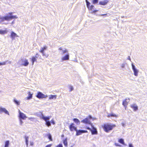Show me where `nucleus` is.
Listing matches in <instances>:
<instances>
[{
  "label": "nucleus",
  "instance_id": "48",
  "mask_svg": "<svg viewBox=\"0 0 147 147\" xmlns=\"http://www.w3.org/2000/svg\"><path fill=\"white\" fill-rule=\"evenodd\" d=\"M61 136L62 137H64V135L63 134L61 135Z\"/></svg>",
  "mask_w": 147,
  "mask_h": 147
},
{
  "label": "nucleus",
  "instance_id": "47",
  "mask_svg": "<svg viewBox=\"0 0 147 147\" xmlns=\"http://www.w3.org/2000/svg\"><path fill=\"white\" fill-rule=\"evenodd\" d=\"M88 116L90 119H91L92 118V117L90 115H89Z\"/></svg>",
  "mask_w": 147,
  "mask_h": 147
},
{
  "label": "nucleus",
  "instance_id": "26",
  "mask_svg": "<svg viewBox=\"0 0 147 147\" xmlns=\"http://www.w3.org/2000/svg\"><path fill=\"white\" fill-rule=\"evenodd\" d=\"M7 31L5 30H0V34H4L7 33Z\"/></svg>",
  "mask_w": 147,
  "mask_h": 147
},
{
  "label": "nucleus",
  "instance_id": "17",
  "mask_svg": "<svg viewBox=\"0 0 147 147\" xmlns=\"http://www.w3.org/2000/svg\"><path fill=\"white\" fill-rule=\"evenodd\" d=\"M130 106L134 111H137L138 109V107L135 104L131 105Z\"/></svg>",
  "mask_w": 147,
  "mask_h": 147
},
{
  "label": "nucleus",
  "instance_id": "20",
  "mask_svg": "<svg viewBox=\"0 0 147 147\" xmlns=\"http://www.w3.org/2000/svg\"><path fill=\"white\" fill-rule=\"evenodd\" d=\"M107 117H117V115L114 114L113 113H112L109 114L107 116Z\"/></svg>",
  "mask_w": 147,
  "mask_h": 147
},
{
  "label": "nucleus",
  "instance_id": "18",
  "mask_svg": "<svg viewBox=\"0 0 147 147\" xmlns=\"http://www.w3.org/2000/svg\"><path fill=\"white\" fill-rule=\"evenodd\" d=\"M0 112H5L6 114H8V112L4 108H0Z\"/></svg>",
  "mask_w": 147,
  "mask_h": 147
},
{
  "label": "nucleus",
  "instance_id": "42",
  "mask_svg": "<svg viewBox=\"0 0 147 147\" xmlns=\"http://www.w3.org/2000/svg\"><path fill=\"white\" fill-rule=\"evenodd\" d=\"M98 11V10H94L92 11V13H95V12H96Z\"/></svg>",
  "mask_w": 147,
  "mask_h": 147
},
{
  "label": "nucleus",
  "instance_id": "12",
  "mask_svg": "<svg viewBox=\"0 0 147 147\" xmlns=\"http://www.w3.org/2000/svg\"><path fill=\"white\" fill-rule=\"evenodd\" d=\"M19 117L20 118H21L23 119H25L27 118V117L23 113H21L20 111H19Z\"/></svg>",
  "mask_w": 147,
  "mask_h": 147
},
{
  "label": "nucleus",
  "instance_id": "43",
  "mask_svg": "<svg viewBox=\"0 0 147 147\" xmlns=\"http://www.w3.org/2000/svg\"><path fill=\"white\" fill-rule=\"evenodd\" d=\"M115 146H120V145H119L118 144L115 143Z\"/></svg>",
  "mask_w": 147,
  "mask_h": 147
},
{
  "label": "nucleus",
  "instance_id": "10",
  "mask_svg": "<svg viewBox=\"0 0 147 147\" xmlns=\"http://www.w3.org/2000/svg\"><path fill=\"white\" fill-rule=\"evenodd\" d=\"M81 122L86 124H92L91 123L90 120L88 118H86L81 121Z\"/></svg>",
  "mask_w": 147,
  "mask_h": 147
},
{
  "label": "nucleus",
  "instance_id": "31",
  "mask_svg": "<svg viewBox=\"0 0 147 147\" xmlns=\"http://www.w3.org/2000/svg\"><path fill=\"white\" fill-rule=\"evenodd\" d=\"M46 125L48 126V127H49L51 125V124L50 121H46Z\"/></svg>",
  "mask_w": 147,
  "mask_h": 147
},
{
  "label": "nucleus",
  "instance_id": "6",
  "mask_svg": "<svg viewBox=\"0 0 147 147\" xmlns=\"http://www.w3.org/2000/svg\"><path fill=\"white\" fill-rule=\"evenodd\" d=\"M21 61L22 62V63L21 64L22 65L24 66H27L29 64V62H28V60L27 59H21Z\"/></svg>",
  "mask_w": 147,
  "mask_h": 147
},
{
  "label": "nucleus",
  "instance_id": "22",
  "mask_svg": "<svg viewBox=\"0 0 147 147\" xmlns=\"http://www.w3.org/2000/svg\"><path fill=\"white\" fill-rule=\"evenodd\" d=\"M28 94L29 96L26 98L28 100L31 99L32 96V94H31L30 92H28Z\"/></svg>",
  "mask_w": 147,
  "mask_h": 147
},
{
  "label": "nucleus",
  "instance_id": "19",
  "mask_svg": "<svg viewBox=\"0 0 147 147\" xmlns=\"http://www.w3.org/2000/svg\"><path fill=\"white\" fill-rule=\"evenodd\" d=\"M50 118V117L49 116L45 117L44 116H42L41 117V118L44 120L45 121H48Z\"/></svg>",
  "mask_w": 147,
  "mask_h": 147
},
{
  "label": "nucleus",
  "instance_id": "28",
  "mask_svg": "<svg viewBox=\"0 0 147 147\" xmlns=\"http://www.w3.org/2000/svg\"><path fill=\"white\" fill-rule=\"evenodd\" d=\"M48 138L50 141H52L53 140L52 138L51 135L50 134H48L47 135Z\"/></svg>",
  "mask_w": 147,
  "mask_h": 147
},
{
  "label": "nucleus",
  "instance_id": "36",
  "mask_svg": "<svg viewBox=\"0 0 147 147\" xmlns=\"http://www.w3.org/2000/svg\"><path fill=\"white\" fill-rule=\"evenodd\" d=\"M68 52V51L67 50V49H65V50L63 51H62V54L63 55L65 53H67Z\"/></svg>",
  "mask_w": 147,
  "mask_h": 147
},
{
  "label": "nucleus",
  "instance_id": "44",
  "mask_svg": "<svg viewBox=\"0 0 147 147\" xmlns=\"http://www.w3.org/2000/svg\"><path fill=\"white\" fill-rule=\"evenodd\" d=\"M129 147H133V146L132 144H129Z\"/></svg>",
  "mask_w": 147,
  "mask_h": 147
},
{
  "label": "nucleus",
  "instance_id": "2",
  "mask_svg": "<svg viewBox=\"0 0 147 147\" xmlns=\"http://www.w3.org/2000/svg\"><path fill=\"white\" fill-rule=\"evenodd\" d=\"M116 126L115 125H111L108 123L104 124L102 125V127L104 131L107 133L112 130L113 128Z\"/></svg>",
  "mask_w": 147,
  "mask_h": 147
},
{
  "label": "nucleus",
  "instance_id": "45",
  "mask_svg": "<svg viewBox=\"0 0 147 147\" xmlns=\"http://www.w3.org/2000/svg\"><path fill=\"white\" fill-rule=\"evenodd\" d=\"M107 14V13H106L105 14H101V16H104V15H106Z\"/></svg>",
  "mask_w": 147,
  "mask_h": 147
},
{
  "label": "nucleus",
  "instance_id": "24",
  "mask_svg": "<svg viewBox=\"0 0 147 147\" xmlns=\"http://www.w3.org/2000/svg\"><path fill=\"white\" fill-rule=\"evenodd\" d=\"M74 121L77 124H79L80 123V121L77 118H74L73 119Z\"/></svg>",
  "mask_w": 147,
  "mask_h": 147
},
{
  "label": "nucleus",
  "instance_id": "21",
  "mask_svg": "<svg viewBox=\"0 0 147 147\" xmlns=\"http://www.w3.org/2000/svg\"><path fill=\"white\" fill-rule=\"evenodd\" d=\"M57 95H51L49 97V99H55L56 98Z\"/></svg>",
  "mask_w": 147,
  "mask_h": 147
},
{
  "label": "nucleus",
  "instance_id": "23",
  "mask_svg": "<svg viewBox=\"0 0 147 147\" xmlns=\"http://www.w3.org/2000/svg\"><path fill=\"white\" fill-rule=\"evenodd\" d=\"M63 143L65 147H67V142L66 138L63 141Z\"/></svg>",
  "mask_w": 147,
  "mask_h": 147
},
{
  "label": "nucleus",
  "instance_id": "25",
  "mask_svg": "<svg viewBox=\"0 0 147 147\" xmlns=\"http://www.w3.org/2000/svg\"><path fill=\"white\" fill-rule=\"evenodd\" d=\"M118 142L123 145L125 144L124 140L123 139L121 138L119 139L118 140Z\"/></svg>",
  "mask_w": 147,
  "mask_h": 147
},
{
  "label": "nucleus",
  "instance_id": "27",
  "mask_svg": "<svg viewBox=\"0 0 147 147\" xmlns=\"http://www.w3.org/2000/svg\"><path fill=\"white\" fill-rule=\"evenodd\" d=\"M9 142V140H7L5 142V145L4 147H8Z\"/></svg>",
  "mask_w": 147,
  "mask_h": 147
},
{
  "label": "nucleus",
  "instance_id": "15",
  "mask_svg": "<svg viewBox=\"0 0 147 147\" xmlns=\"http://www.w3.org/2000/svg\"><path fill=\"white\" fill-rule=\"evenodd\" d=\"M108 2L109 1L108 0H105L104 1H100L99 4L104 5H107Z\"/></svg>",
  "mask_w": 147,
  "mask_h": 147
},
{
  "label": "nucleus",
  "instance_id": "41",
  "mask_svg": "<svg viewBox=\"0 0 147 147\" xmlns=\"http://www.w3.org/2000/svg\"><path fill=\"white\" fill-rule=\"evenodd\" d=\"M52 146L51 144H49L48 145H47L45 147H51Z\"/></svg>",
  "mask_w": 147,
  "mask_h": 147
},
{
  "label": "nucleus",
  "instance_id": "34",
  "mask_svg": "<svg viewBox=\"0 0 147 147\" xmlns=\"http://www.w3.org/2000/svg\"><path fill=\"white\" fill-rule=\"evenodd\" d=\"M98 0H93L92 3L93 4H95L98 3Z\"/></svg>",
  "mask_w": 147,
  "mask_h": 147
},
{
  "label": "nucleus",
  "instance_id": "4",
  "mask_svg": "<svg viewBox=\"0 0 147 147\" xmlns=\"http://www.w3.org/2000/svg\"><path fill=\"white\" fill-rule=\"evenodd\" d=\"M36 97L39 99H42L46 98L47 96L45 95L42 92H38L36 95Z\"/></svg>",
  "mask_w": 147,
  "mask_h": 147
},
{
  "label": "nucleus",
  "instance_id": "5",
  "mask_svg": "<svg viewBox=\"0 0 147 147\" xmlns=\"http://www.w3.org/2000/svg\"><path fill=\"white\" fill-rule=\"evenodd\" d=\"M69 128L70 130L71 131H76L77 130V127H76L75 124L73 123H71L69 127Z\"/></svg>",
  "mask_w": 147,
  "mask_h": 147
},
{
  "label": "nucleus",
  "instance_id": "37",
  "mask_svg": "<svg viewBox=\"0 0 147 147\" xmlns=\"http://www.w3.org/2000/svg\"><path fill=\"white\" fill-rule=\"evenodd\" d=\"M69 91H71L73 90V88L72 86H70L69 87Z\"/></svg>",
  "mask_w": 147,
  "mask_h": 147
},
{
  "label": "nucleus",
  "instance_id": "1",
  "mask_svg": "<svg viewBox=\"0 0 147 147\" xmlns=\"http://www.w3.org/2000/svg\"><path fill=\"white\" fill-rule=\"evenodd\" d=\"M13 13L12 12H10L8 13L9 16L6 15L4 17L0 16V23L5 20L8 21L13 19L17 18V17L16 16L12 15Z\"/></svg>",
  "mask_w": 147,
  "mask_h": 147
},
{
  "label": "nucleus",
  "instance_id": "49",
  "mask_svg": "<svg viewBox=\"0 0 147 147\" xmlns=\"http://www.w3.org/2000/svg\"><path fill=\"white\" fill-rule=\"evenodd\" d=\"M30 145H33V144L32 143H30Z\"/></svg>",
  "mask_w": 147,
  "mask_h": 147
},
{
  "label": "nucleus",
  "instance_id": "39",
  "mask_svg": "<svg viewBox=\"0 0 147 147\" xmlns=\"http://www.w3.org/2000/svg\"><path fill=\"white\" fill-rule=\"evenodd\" d=\"M29 119L31 121H33L35 119V118L33 117H30L29 118Z\"/></svg>",
  "mask_w": 147,
  "mask_h": 147
},
{
  "label": "nucleus",
  "instance_id": "14",
  "mask_svg": "<svg viewBox=\"0 0 147 147\" xmlns=\"http://www.w3.org/2000/svg\"><path fill=\"white\" fill-rule=\"evenodd\" d=\"M10 37L12 39H15L16 37H18V36L13 32H11L10 35Z\"/></svg>",
  "mask_w": 147,
  "mask_h": 147
},
{
  "label": "nucleus",
  "instance_id": "29",
  "mask_svg": "<svg viewBox=\"0 0 147 147\" xmlns=\"http://www.w3.org/2000/svg\"><path fill=\"white\" fill-rule=\"evenodd\" d=\"M94 7V6L93 5H92L91 6H90L88 7L89 10H92L93 9Z\"/></svg>",
  "mask_w": 147,
  "mask_h": 147
},
{
  "label": "nucleus",
  "instance_id": "38",
  "mask_svg": "<svg viewBox=\"0 0 147 147\" xmlns=\"http://www.w3.org/2000/svg\"><path fill=\"white\" fill-rule=\"evenodd\" d=\"M56 147H63L62 144H59L57 145Z\"/></svg>",
  "mask_w": 147,
  "mask_h": 147
},
{
  "label": "nucleus",
  "instance_id": "33",
  "mask_svg": "<svg viewBox=\"0 0 147 147\" xmlns=\"http://www.w3.org/2000/svg\"><path fill=\"white\" fill-rule=\"evenodd\" d=\"M14 101L17 105H20L19 102L16 100L14 99Z\"/></svg>",
  "mask_w": 147,
  "mask_h": 147
},
{
  "label": "nucleus",
  "instance_id": "9",
  "mask_svg": "<svg viewBox=\"0 0 147 147\" xmlns=\"http://www.w3.org/2000/svg\"><path fill=\"white\" fill-rule=\"evenodd\" d=\"M76 135L78 136L81 135L83 133H87L88 131L86 130H77L76 131Z\"/></svg>",
  "mask_w": 147,
  "mask_h": 147
},
{
  "label": "nucleus",
  "instance_id": "16",
  "mask_svg": "<svg viewBox=\"0 0 147 147\" xmlns=\"http://www.w3.org/2000/svg\"><path fill=\"white\" fill-rule=\"evenodd\" d=\"M69 59V54H66L65 56L63 57L61 59L62 61L67 60Z\"/></svg>",
  "mask_w": 147,
  "mask_h": 147
},
{
  "label": "nucleus",
  "instance_id": "3",
  "mask_svg": "<svg viewBox=\"0 0 147 147\" xmlns=\"http://www.w3.org/2000/svg\"><path fill=\"white\" fill-rule=\"evenodd\" d=\"M91 126L92 127V129L89 127H86V129L91 131L92 134H97V131L96 129L93 126L92 124H91Z\"/></svg>",
  "mask_w": 147,
  "mask_h": 147
},
{
  "label": "nucleus",
  "instance_id": "7",
  "mask_svg": "<svg viewBox=\"0 0 147 147\" xmlns=\"http://www.w3.org/2000/svg\"><path fill=\"white\" fill-rule=\"evenodd\" d=\"M129 101V99H125L123 102L122 105L125 107V109H126L127 106L128 105V103Z\"/></svg>",
  "mask_w": 147,
  "mask_h": 147
},
{
  "label": "nucleus",
  "instance_id": "32",
  "mask_svg": "<svg viewBox=\"0 0 147 147\" xmlns=\"http://www.w3.org/2000/svg\"><path fill=\"white\" fill-rule=\"evenodd\" d=\"M7 61H4L2 62H0V66L1 65H5L6 64V63Z\"/></svg>",
  "mask_w": 147,
  "mask_h": 147
},
{
  "label": "nucleus",
  "instance_id": "35",
  "mask_svg": "<svg viewBox=\"0 0 147 147\" xmlns=\"http://www.w3.org/2000/svg\"><path fill=\"white\" fill-rule=\"evenodd\" d=\"M86 5L87 8L88 7L90 6V3L87 0H86Z\"/></svg>",
  "mask_w": 147,
  "mask_h": 147
},
{
  "label": "nucleus",
  "instance_id": "13",
  "mask_svg": "<svg viewBox=\"0 0 147 147\" xmlns=\"http://www.w3.org/2000/svg\"><path fill=\"white\" fill-rule=\"evenodd\" d=\"M47 47L46 46H44L43 47L41 48L40 50L39 51V52L41 53L42 54V55L43 56L45 55V54L44 53V50L46 49Z\"/></svg>",
  "mask_w": 147,
  "mask_h": 147
},
{
  "label": "nucleus",
  "instance_id": "50",
  "mask_svg": "<svg viewBox=\"0 0 147 147\" xmlns=\"http://www.w3.org/2000/svg\"><path fill=\"white\" fill-rule=\"evenodd\" d=\"M9 63H11V62H9Z\"/></svg>",
  "mask_w": 147,
  "mask_h": 147
},
{
  "label": "nucleus",
  "instance_id": "11",
  "mask_svg": "<svg viewBox=\"0 0 147 147\" xmlns=\"http://www.w3.org/2000/svg\"><path fill=\"white\" fill-rule=\"evenodd\" d=\"M132 66L134 75L136 76H137L138 75V71L135 68V66L133 64H132Z\"/></svg>",
  "mask_w": 147,
  "mask_h": 147
},
{
  "label": "nucleus",
  "instance_id": "46",
  "mask_svg": "<svg viewBox=\"0 0 147 147\" xmlns=\"http://www.w3.org/2000/svg\"><path fill=\"white\" fill-rule=\"evenodd\" d=\"M59 50H62V49L61 47H60L59 49Z\"/></svg>",
  "mask_w": 147,
  "mask_h": 147
},
{
  "label": "nucleus",
  "instance_id": "30",
  "mask_svg": "<svg viewBox=\"0 0 147 147\" xmlns=\"http://www.w3.org/2000/svg\"><path fill=\"white\" fill-rule=\"evenodd\" d=\"M25 139L26 140V145L27 146H28V137H26Z\"/></svg>",
  "mask_w": 147,
  "mask_h": 147
},
{
  "label": "nucleus",
  "instance_id": "40",
  "mask_svg": "<svg viewBox=\"0 0 147 147\" xmlns=\"http://www.w3.org/2000/svg\"><path fill=\"white\" fill-rule=\"evenodd\" d=\"M51 122L53 124H55V122H54V121L53 120V119H52L51 121Z\"/></svg>",
  "mask_w": 147,
  "mask_h": 147
},
{
  "label": "nucleus",
  "instance_id": "8",
  "mask_svg": "<svg viewBox=\"0 0 147 147\" xmlns=\"http://www.w3.org/2000/svg\"><path fill=\"white\" fill-rule=\"evenodd\" d=\"M39 56V54L38 53L36 54L35 56H33L31 58V61L32 62V64L33 65L34 64V62L36 61V58Z\"/></svg>",
  "mask_w": 147,
  "mask_h": 147
}]
</instances>
